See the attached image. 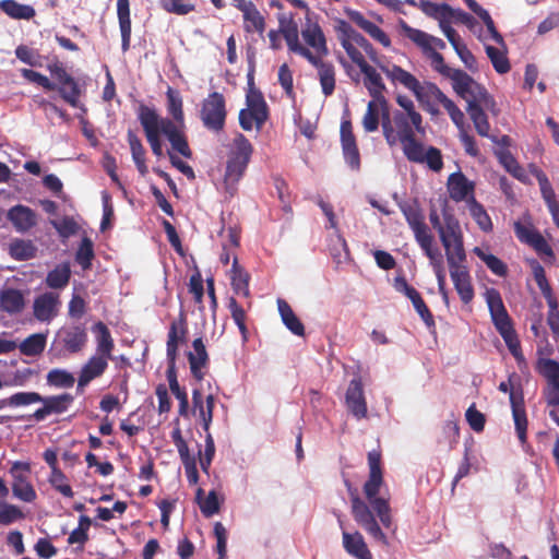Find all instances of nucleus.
Wrapping results in <instances>:
<instances>
[{"mask_svg":"<svg viewBox=\"0 0 559 559\" xmlns=\"http://www.w3.org/2000/svg\"><path fill=\"white\" fill-rule=\"evenodd\" d=\"M456 94L466 100V112L473 121L476 132L480 136L488 138L492 142H496L497 136L489 134L490 123L488 116L485 112V110H489L495 116L498 115L497 104L493 97L483 85L476 81H474L472 84H468L465 91Z\"/></svg>","mask_w":559,"mask_h":559,"instance_id":"obj_1","label":"nucleus"},{"mask_svg":"<svg viewBox=\"0 0 559 559\" xmlns=\"http://www.w3.org/2000/svg\"><path fill=\"white\" fill-rule=\"evenodd\" d=\"M382 132L386 143L390 146L396 143L402 144L403 153L416 144V133L425 134L426 130L423 126V117L419 115V122L405 114L392 112L390 115L389 105L382 108Z\"/></svg>","mask_w":559,"mask_h":559,"instance_id":"obj_2","label":"nucleus"},{"mask_svg":"<svg viewBox=\"0 0 559 559\" xmlns=\"http://www.w3.org/2000/svg\"><path fill=\"white\" fill-rule=\"evenodd\" d=\"M252 153L253 146L250 141L242 133H238L233 140V146L227 156L223 182L230 198L238 190V183L247 170Z\"/></svg>","mask_w":559,"mask_h":559,"instance_id":"obj_3","label":"nucleus"},{"mask_svg":"<svg viewBox=\"0 0 559 559\" xmlns=\"http://www.w3.org/2000/svg\"><path fill=\"white\" fill-rule=\"evenodd\" d=\"M368 466L369 478L364 485V492L380 522L388 528L392 522L391 508L385 498L378 497L380 487L383 484L380 451L372 450L368 453Z\"/></svg>","mask_w":559,"mask_h":559,"instance_id":"obj_4","label":"nucleus"},{"mask_svg":"<svg viewBox=\"0 0 559 559\" xmlns=\"http://www.w3.org/2000/svg\"><path fill=\"white\" fill-rule=\"evenodd\" d=\"M485 298L492 322L500 335L503 337L508 349H518L520 342L499 290L496 288H488L485 293Z\"/></svg>","mask_w":559,"mask_h":559,"instance_id":"obj_5","label":"nucleus"},{"mask_svg":"<svg viewBox=\"0 0 559 559\" xmlns=\"http://www.w3.org/2000/svg\"><path fill=\"white\" fill-rule=\"evenodd\" d=\"M249 86L246 96L247 108L239 112V124L245 131H251L253 126L260 131L269 118V108L263 94L254 88L251 76L249 78Z\"/></svg>","mask_w":559,"mask_h":559,"instance_id":"obj_6","label":"nucleus"},{"mask_svg":"<svg viewBox=\"0 0 559 559\" xmlns=\"http://www.w3.org/2000/svg\"><path fill=\"white\" fill-rule=\"evenodd\" d=\"M443 227L439 230V237L445 250L447 262L466 261L463 233L460 222L450 212H443Z\"/></svg>","mask_w":559,"mask_h":559,"instance_id":"obj_7","label":"nucleus"},{"mask_svg":"<svg viewBox=\"0 0 559 559\" xmlns=\"http://www.w3.org/2000/svg\"><path fill=\"white\" fill-rule=\"evenodd\" d=\"M227 117L226 100L223 94L212 92L203 99L200 119L203 126L213 132H221L225 127Z\"/></svg>","mask_w":559,"mask_h":559,"instance_id":"obj_8","label":"nucleus"},{"mask_svg":"<svg viewBox=\"0 0 559 559\" xmlns=\"http://www.w3.org/2000/svg\"><path fill=\"white\" fill-rule=\"evenodd\" d=\"M355 522L362 527L376 542L388 545L386 535L378 524L370 507L358 496L353 495L350 504Z\"/></svg>","mask_w":559,"mask_h":559,"instance_id":"obj_9","label":"nucleus"},{"mask_svg":"<svg viewBox=\"0 0 559 559\" xmlns=\"http://www.w3.org/2000/svg\"><path fill=\"white\" fill-rule=\"evenodd\" d=\"M139 120L145 132L146 140L152 148V152L157 157L163 156V147L160 142L162 132V118L155 109L146 105L139 107Z\"/></svg>","mask_w":559,"mask_h":559,"instance_id":"obj_10","label":"nucleus"},{"mask_svg":"<svg viewBox=\"0 0 559 559\" xmlns=\"http://www.w3.org/2000/svg\"><path fill=\"white\" fill-rule=\"evenodd\" d=\"M431 61L432 69L442 76L448 78L452 82V88L455 93H462L475 80L461 69L449 67L443 56L439 51L423 52Z\"/></svg>","mask_w":559,"mask_h":559,"instance_id":"obj_11","label":"nucleus"},{"mask_svg":"<svg viewBox=\"0 0 559 559\" xmlns=\"http://www.w3.org/2000/svg\"><path fill=\"white\" fill-rule=\"evenodd\" d=\"M47 69L59 83L58 92L61 98L70 106L79 107L81 90L75 79L67 72L60 62L48 64Z\"/></svg>","mask_w":559,"mask_h":559,"instance_id":"obj_12","label":"nucleus"},{"mask_svg":"<svg viewBox=\"0 0 559 559\" xmlns=\"http://www.w3.org/2000/svg\"><path fill=\"white\" fill-rule=\"evenodd\" d=\"M397 27L399 33L416 45L421 52L443 50L447 46L441 38L430 35L421 29L412 27L403 19L399 20Z\"/></svg>","mask_w":559,"mask_h":559,"instance_id":"obj_13","label":"nucleus"},{"mask_svg":"<svg viewBox=\"0 0 559 559\" xmlns=\"http://www.w3.org/2000/svg\"><path fill=\"white\" fill-rule=\"evenodd\" d=\"M513 226L515 236L521 242L531 246L539 255L555 259L552 248L532 223L515 222Z\"/></svg>","mask_w":559,"mask_h":559,"instance_id":"obj_14","label":"nucleus"},{"mask_svg":"<svg viewBox=\"0 0 559 559\" xmlns=\"http://www.w3.org/2000/svg\"><path fill=\"white\" fill-rule=\"evenodd\" d=\"M10 473L13 477L12 492L14 497L24 502H33L36 499V491L28 480L29 464L14 462Z\"/></svg>","mask_w":559,"mask_h":559,"instance_id":"obj_15","label":"nucleus"},{"mask_svg":"<svg viewBox=\"0 0 559 559\" xmlns=\"http://www.w3.org/2000/svg\"><path fill=\"white\" fill-rule=\"evenodd\" d=\"M340 135L345 163L352 170L358 171L360 169V153L349 119L342 120Z\"/></svg>","mask_w":559,"mask_h":559,"instance_id":"obj_16","label":"nucleus"},{"mask_svg":"<svg viewBox=\"0 0 559 559\" xmlns=\"http://www.w3.org/2000/svg\"><path fill=\"white\" fill-rule=\"evenodd\" d=\"M465 261L448 262L450 276L453 282L454 288L457 292L460 299L463 304H469L474 298V287L472 285V277Z\"/></svg>","mask_w":559,"mask_h":559,"instance_id":"obj_17","label":"nucleus"},{"mask_svg":"<svg viewBox=\"0 0 559 559\" xmlns=\"http://www.w3.org/2000/svg\"><path fill=\"white\" fill-rule=\"evenodd\" d=\"M304 57L310 64L318 70V78L322 88V93L325 97L331 96L336 86V72L335 67L332 62L324 61L322 58L316 56L312 51H307Z\"/></svg>","mask_w":559,"mask_h":559,"instance_id":"obj_18","label":"nucleus"},{"mask_svg":"<svg viewBox=\"0 0 559 559\" xmlns=\"http://www.w3.org/2000/svg\"><path fill=\"white\" fill-rule=\"evenodd\" d=\"M277 21L278 32H281V35L286 40L289 51L299 56L309 51V49L299 41V29L294 13H280L277 14Z\"/></svg>","mask_w":559,"mask_h":559,"instance_id":"obj_19","label":"nucleus"},{"mask_svg":"<svg viewBox=\"0 0 559 559\" xmlns=\"http://www.w3.org/2000/svg\"><path fill=\"white\" fill-rule=\"evenodd\" d=\"M399 207L413 230L416 241L421 239V237L431 235L425 223V215L417 200L401 202L399 203Z\"/></svg>","mask_w":559,"mask_h":559,"instance_id":"obj_20","label":"nucleus"},{"mask_svg":"<svg viewBox=\"0 0 559 559\" xmlns=\"http://www.w3.org/2000/svg\"><path fill=\"white\" fill-rule=\"evenodd\" d=\"M301 36L306 44L316 51V56L326 57L329 55L325 35L318 23L317 14L305 20Z\"/></svg>","mask_w":559,"mask_h":559,"instance_id":"obj_21","label":"nucleus"},{"mask_svg":"<svg viewBox=\"0 0 559 559\" xmlns=\"http://www.w3.org/2000/svg\"><path fill=\"white\" fill-rule=\"evenodd\" d=\"M74 402V396L70 393L59 395L43 396L40 403L43 406L31 416L36 421L45 420L49 415H60L66 413Z\"/></svg>","mask_w":559,"mask_h":559,"instance_id":"obj_22","label":"nucleus"},{"mask_svg":"<svg viewBox=\"0 0 559 559\" xmlns=\"http://www.w3.org/2000/svg\"><path fill=\"white\" fill-rule=\"evenodd\" d=\"M405 157L413 163L427 164L433 171H440L443 167L441 151L435 146H429L427 151L419 141L413 144L404 152Z\"/></svg>","mask_w":559,"mask_h":559,"instance_id":"obj_23","label":"nucleus"},{"mask_svg":"<svg viewBox=\"0 0 559 559\" xmlns=\"http://www.w3.org/2000/svg\"><path fill=\"white\" fill-rule=\"evenodd\" d=\"M343 533V547L346 552L356 559H373L362 535L359 532L348 533L344 530V522L341 514L335 513Z\"/></svg>","mask_w":559,"mask_h":559,"instance_id":"obj_24","label":"nucleus"},{"mask_svg":"<svg viewBox=\"0 0 559 559\" xmlns=\"http://www.w3.org/2000/svg\"><path fill=\"white\" fill-rule=\"evenodd\" d=\"M345 403L348 411L357 418L367 416V403L364 394L362 382L359 378L353 379L347 388Z\"/></svg>","mask_w":559,"mask_h":559,"instance_id":"obj_25","label":"nucleus"},{"mask_svg":"<svg viewBox=\"0 0 559 559\" xmlns=\"http://www.w3.org/2000/svg\"><path fill=\"white\" fill-rule=\"evenodd\" d=\"M182 127L177 126L168 118H162V132L169 141L171 148L186 158L192 157V151L183 134Z\"/></svg>","mask_w":559,"mask_h":559,"instance_id":"obj_26","label":"nucleus"},{"mask_svg":"<svg viewBox=\"0 0 559 559\" xmlns=\"http://www.w3.org/2000/svg\"><path fill=\"white\" fill-rule=\"evenodd\" d=\"M510 403L512 408V417L514 420V427L518 438L521 444H525L527 441V426L528 420L525 411V404L522 392L512 391L510 394Z\"/></svg>","mask_w":559,"mask_h":559,"instance_id":"obj_27","label":"nucleus"},{"mask_svg":"<svg viewBox=\"0 0 559 559\" xmlns=\"http://www.w3.org/2000/svg\"><path fill=\"white\" fill-rule=\"evenodd\" d=\"M345 13L353 23L366 32L372 39L381 44L384 48L391 47V39L389 35L378 25L367 20L361 12L353 9H346Z\"/></svg>","mask_w":559,"mask_h":559,"instance_id":"obj_28","label":"nucleus"},{"mask_svg":"<svg viewBox=\"0 0 559 559\" xmlns=\"http://www.w3.org/2000/svg\"><path fill=\"white\" fill-rule=\"evenodd\" d=\"M447 188L450 198L455 202L467 201L474 197L475 185L462 171L453 173L448 177Z\"/></svg>","mask_w":559,"mask_h":559,"instance_id":"obj_29","label":"nucleus"},{"mask_svg":"<svg viewBox=\"0 0 559 559\" xmlns=\"http://www.w3.org/2000/svg\"><path fill=\"white\" fill-rule=\"evenodd\" d=\"M7 218L19 233H27L37 225V214L35 211L22 204L12 206L8 211Z\"/></svg>","mask_w":559,"mask_h":559,"instance_id":"obj_30","label":"nucleus"},{"mask_svg":"<svg viewBox=\"0 0 559 559\" xmlns=\"http://www.w3.org/2000/svg\"><path fill=\"white\" fill-rule=\"evenodd\" d=\"M360 71L364 74V85L367 88L369 95L373 99H377L381 104L382 108L389 105L384 96L386 86L383 83L380 73H378L377 70L370 64L360 69Z\"/></svg>","mask_w":559,"mask_h":559,"instance_id":"obj_31","label":"nucleus"},{"mask_svg":"<svg viewBox=\"0 0 559 559\" xmlns=\"http://www.w3.org/2000/svg\"><path fill=\"white\" fill-rule=\"evenodd\" d=\"M59 305L58 294L50 292L41 294L34 300V316L39 321H50L57 314Z\"/></svg>","mask_w":559,"mask_h":559,"instance_id":"obj_32","label":"nucleus"},{"mask_svg":"<svg viewBox=\"0 0 559 559\" xmlns=\"http://www.w3.org/2000/svg\"><path fill=\"white\" fill-rule=\"evenodd\" d=\"M109 354L110 352H100L88 359L80 372L81 385L88 384L105 372L108 367V359L110 358Z\"/></svg>","mask_w":559,"mask_h":559,"instance_id":"obj_33","label":"nucleus"},{"mask_svg":"<svg viewBox=\"0 0 559 559\" xmlns=\"http://www.w3.org/2000/svg\"><path fill=\"white\" fill-rule=\"evenodd\" d=\"M188 342L187 316L181 310L179 317L175 319L168 331L167 349H178L186 346Z\"/></svg>","mask_w":559,"mask_h":559,"instance_id":"obj_34","label":"nucleus"},{"mask_svg":"<svg viewBox=\"0 0 559 559\" xmlns=\"http://www.w3.org/2000/svg\"><path fill=\"white\" fill-rule=\"evenodd\" d=\"M117 16L121 33V49L128 51L131 44L130 1L117 0Z\"/></svg>","mask_w":559,"mask_h":559,"instance_id":"obj_35","label":"nucleus"},{"mask_svg":"<svg viewBox=\"0 0 559 559\" xmlns=\"http://www.w3.org/2000/svg\"><path fill=\"white\" fill-rule=\"evenodd\" d=\"M250 274L239 265L238 258L234 257L230 270V285L236 295L250 298Z\"/></svg>","mask_w":559,"mask_h":559,"instance_id":"obj_36","label":"nucleus"},{"mask_svg":"<svg viewBox=\"0 0 559 559\" xmlns=\"http://www.w3.org/2000/svg\"><path fill=\"white\" fill-rule=\"evenodd\" d=\"M47 333H34L24 340H0V349H45Z\"/></svg>","mask_w":559,"mask_h":559,"instance_id":"obj_37","label":"nucleus"},{"mask_svg":"<svg viewBox=\"0 0 559 559\" xmlns=\"http://www.w3.org/2000/svg\"><path fill=\"white\" fill-rule=\"evenodd\" d=\"M380 69L393 84L399 83L411 92L419 87V81L416 76L400 66H380Z\"/></svg>","mask_w":559,"mask_h":559,"instance_id":"obj_38","label":"nucleus"},{"mask_svg":"<svg viewBox=\"0 0 559 559\" xmlns=\"http://www.w3.org/2000/svg\"><path fill=\"white\" fill-rule=\"evenodd\" d=\"M277 309L285 326L295 335L302 336L305 326L299 318L295 314L289 304L282 298L277 299Z\"/></svg>","mask_w":559,"mask_h":559,"instance_id":"obj_39","label":"nucleus"},{"mask_svg":"<svg viewBox=\"0 0 559 559\" xmlns=\"http://www.w3.org/2000/svg\"><path fill=\"white\" fill-rule=\"evenodd\" d=\"M25 306L24 295L14 288H4L0 292L1 310L14 314L20 313Z\"/></svg>","mask_w":559,"mask_h":559,"instance_id":"obj_40","label":"nucleus"},{"mask_svg":"<svg viewBox=\"0 0 559 559\" xmlns=\"http://www.w3.org/2000/svg\"><path fill=\"white\" fill-rule=\"evenodd\" d=\"M0 9L9 17L14 20H31L36 14V11L32 5L21 4L15 0H1Z\"/></svg>","mask_w":559,"mask_h":559,"instance_id":"obj_41","label":"nucleus"},{"mask_svg":"<svg viewBox=\"0 0 559 559\" xmlns=\"http://www.w3.org/2000/svg\"><path fill=\"white\" fill-rule=\"evenodd\" d=\"M167 111L173 117V122L177 126L185 127L183 103L179 91L168 87L166 92Z\"/></svg>","mask_w":559,"mask_h":559,"instance_id":"obj_42","label":"nucleus"},{"mask_svg":"<svg viewBox=\"0 0 559 559\" xmlns=\"http://www.w3.org/2000/svg\"><path fill=\"white\" fill-rule=\"evenodd\" d=\"M243 27L247 33L257 32L262 35L265 31V19L257 9L255 4L247 5L242 11Z\"/></svg>","mask_w":559,"mask_h":559,"instance_id":"obj_43","label":"nucleus"},{"mask_svg":"<svg viewBox=\"0 0 559 559\" xmlns=\"http://www.w3.org/2000/svg\"><path fill=\"white\" fill-rule=\"evenodd\" d=\"M417 242L429 259L435 273L443 272V257L440 249L433 246V236L430 235L428 237H421V239H419Z\"/></svg>","mask_w":559,"mask_h":559,"instance_id":"obj_44","label":"nucleus"},{"mask_svg":"<svg viewBox=\"0 0 559 559\" xmlns=\"http://www.w3.org/2000/svg\"><path fill=\"white\" fill-rule=\"evenodd\" d=\"M128 142L136 169L141 176H145L148 173V168L145 162V148L139 136L132 130L128 131Z\"/></svg>","mask_w":559,"mask_h":559,"instance_id":"obj_45","label":"nucleus"},{"mask_svg":"<svg viewBox=\"0 0 559 559\" xmlns=\"http://www.w3.org/2000/svg\"><path fill=\"white\" fill-rule=\"evenodd\" d=\"M335 31L338 35V38H345L356 47L364 49L369 45L368 39L356 29H354L352 25L344 20L336 21Z\"/></svg>","mask_w":559,"mask_h":559,"instance_id":"obj_46","label":"nucleus"},{"mask_svg":"<svg viewBox=\"0 0 559 559\" xmlns=\"http://www.w3.org/2000/svg\"><path fill=\"white\" fill-rule=\"evenodd\" d=\"M467 207L471 216L483 231L489 233L492 230V222L490 216L488 215L485 207L475 199V197H472L467 200Z\"/></svg>","mask_w":559,"mask_h":559,"instance_id":"obj_47","label":"nucleus"},{"mask_svg":"<svg viewBox=\"0 0 559 559\" xmlns=\"http://www.w3.org/2000/svg\"><path fill=\"white\" fill-rule=\"evenodd\" d=\"M70 277V265L68 263H61L48 272L46 276V285L53 289H61L69 284Z\"/></svg>","mask_w":559,"mask_h":559,"instance_id":"obj_48","label":"nucleus"},{"mask_svg":"<svg viewBox=\"0 0 559 559\" xmlns=\"http://www.w3.org/2000/svg\"><path fill=\"white\" fill-rule=\"evenodd\" d=\"M10 255L17 261H26L36 257L37 248L32 240L15 239L9 247Z\"/></svg>","mask_w":559,"mask_h":559,"instance_id":"obj_49","label":"nucleus"},{"mask_svg":"<svg viewBox=\"0 0 559 559\" xmlns=\"http://www.w3.org/2000/svg\"><path fill=\"white\" fill-rule=\"evenodd\" d=\"M473 252L486 264V266L498 276H506L508 274L507 264L498 257L490 252L483 250L479 247H475Z\"/></svg>","mask_w":559,"mask_h":559,"instance_id":"obj_50","label":"nucleus"},{"mask_svg":"<svg viewBox=\"0 0 559 559\" xmlns=\"http://www.w3.org/2000/svg\"><path fill=\"white\" fill-rule=\"evenodd\" d=\"M382 117V106L377 99H371L367 105L362 118V127L366 132H374L379 128V118Z\"/></svg>","mask_w":559,"mask_h":559,"instance_id":"obj_51","label":"nucleus"},{"mask_svg":"<svg viewBox=\"0 0 559 559\" xmlns=\"http://www.w3.org/2000/svg\"><path fill=\"white\" fill-rule=\"evenodd\" d=\"M497 157L499 162L503 165L506 170L510 173L514 178L519 179L520 181L526 180V174L523 167L518 163V160L514 158V156L511 154L510 151L503 150L497 153Z\"/></svg>","mask_w":559,"mask_h":559,"instance_id":"obj_52","label":"nucleus"},{"mask_svg":"<svg viewBox=\"0 0 559 559\" xmlns=\"http://www.w3.org/2000/svg\"><path fill=\"white\" fill-rule=\"evenodd\" d=\"M15 57L29 67L41 68L44 66L45 57L37 49L27 45H19L15 48Z\"/></svg>","mask_w":559,"mask_h":559,"instance_id":"obj_53","label":"nucleus"},{"mask_svg":"<svg viewBox=\"0 0 559 559\" xmlns=\"http://www.w3.org/2000/svg\"><path fill=\"white\" fill-rule=\"evenodd\" d=\"M47 384L60 389H70L75 383L74 376L64 369H51L46 377Z\"/></svg>","mask_w":559,"mask_h":559,"instance_id":"obj_54","label":"nucleus"},{"mask_svg":"<svg viewBox=\"0 0 559 559\" xmlns=\"http://www.w3.org/2000/svg\"><path fill=\"white\" fill-rule=\"evenodd\" d=\"M419 8L427 16L437 19L439 22L453 13V8L448 3H435L429 0H421Z\"/></svg>","mask_w":559,"mask_h":559,"instance_id":"obj_55","label":"nucleus"},{"mask_svg":"<svg viewBox=\"0 0 559 559\" xmlns=\"http://www.w3.org/2000/svg\"><path fill=\"white\" fill-rule=\"evenodd\" d=\"M486 53H487L488 58L490 59V62L492 63L493 69L499 74H504L510 71V69H511L510 61L504 51H501L500 49L488 45V46H486Z\"/></svg>","mask_w":559,"mask_h":559,"instance_id":"obj_56","label":"nucleus"},{"mask_svg":"<svg viewBox=\"0 0 559 559\" xmlns=\"http://www.w3.org/2000/svg\"><path fill=\"white\" fill-rule=\"evenodd\" d=\"M94 257L95 253L93 241L88 237H84L75 253V261L82 266L83 270H87L92 266Z\"/></svg>","mask_w":559,"mask_h":559,"instance_id":"obj_57","label":"nucleus"},{"mask_svg":"<svg viewBox=\"0 0 559 559\" xmlns=\"http://www.w3.org/2000/svg\"><path fill=\"white\" fill-rule=\"evenodd\" d=\"M48 481L51 485V487L55 490H57L58 492H60L63 497H66V498L74 497L72 487L70 486L67 476L60 468L56 469V471H51Z\"/></svg>","mask_w":559,"mask_h":559,"instance_id":"obj_58","label":"nucleus"},{"mask_svg":"<svg viewBox=\"0 0 559 559\" xmlns=\"http://www.w3.org/2000/svg\"><path fill=\"white\" fill-rule=\"evenodd\" d=\"M188 360L193 377L198 381L203 380L204 372L202 369L205 368L209 362L207 352H188Z\"/></svg>","mask_w":559,"mask_h":559,"instance_id":"obj_59","label":"nucleus"},{"mask_svg":"<svg viewBox=\"0 0 559 559\" xmlns=\"http://www.w3.org/2000/svg\"><path fill=\"white\" fill-rule=\"evenodd\" d=\"M538 372L547 380L548 386L559 383V362L552 359H540Z\"/></svg>","mask_w":559,"mask_h":559,"instance_id":"obj_60","label":"nucleus"},{"mask_svg":"<svg viewBox=\"0 0 559 559\" xmlns=\"http://www.w3.org/2000/svg\"><path fill=\"white\" fill-rule=\"evenodd\" d=\"M533 275L538 288L540 289L546 300L554 298L552 289L546 277L545 270L538 262H535V264L533 265Z\"/></svg>","mask_w":559,"mask_h":559,"instance_id":"obj_61","label":"nucleus"},{"mask_svg":"<svg viewBox=\"0 0 559 559\" xmlns=\"http://www.w3.org/2000/svg\"><path fill=\"white\" fill-rule=\"evenodd\" d=\"M228 309L230 311L233 320L239 328L241 334L245 336V334L247 332V326H246L247 316H246L245 309L242 308V306H240L237 302V300L234 297H230L228 300Z\"/></svg>","mask_w":559,"mask_h":559,"instance_id":"obj_62","label":"nucleus"},{"mask_svg":"<svg viewBox=\"0 0 559 559\" xmlns=\"http://www.w3.org/2000/svg\"><path fill=\"white\" fill-rule=\"evenodd\" d=\"M465 418L467 424L474 431L480 432L484 430L486 418L485 415L476 408L475 404H472L467 408L465 413Z\"/></svg>","mask_w":559,"mask_h":559,"instance_id":"obj_63","label":"nucleus"},{"mask_svg":"<svg viewBox=\"0 0 559 559\" xmlns=\"http://www.w3.org/2000/svg\"><path fill=\"white\" fill-rule=\"evenodd\" d=\"M23 511L14 506L4 503L0 510V524L2 525H9L15 521L24 519Z\"/></svg>","mask_w":559,"mask_h":559,"instance_id":"obj_64","label":"nucleus"}]
</instances>
